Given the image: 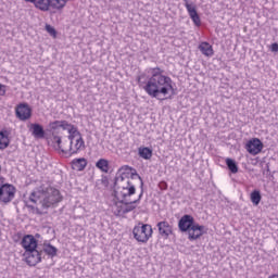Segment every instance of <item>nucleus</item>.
Wrapping results in <instances>:
<instances>
[{"label":"nucleus","instance_id":"obj_1","mask_svg":"<svg viewBox=\"0 0 278 278\" xmlns=\"http://www.w3.org/2000/svg\"><path fill=\"white\" fill-rule=\"evenodd\" d=\"M138 84L152 99L175 94L173 79L164 75V70L160 67L148 68L146 73L138 76Z\"/></svg>","mask_w":278,"mask_h":278},{"label":"nucleus","instance_id":"obj_2","mask_svg":"<svg viewBox=\"0 0 278 278\" xmlns=\"http://www.w3.org/2000/svg\"><path fill=\"white\" fill-rule=\"evenodd\" d=\"M134 176L142 179L140 175L136 173V169L124 165L119 168L115 178L114 197L116 201H127L136 194V185L134 184Z\"/></svg>","mask_w":278,"mask_h":278},{"label":"nucleus","instance_id":"obj_3","mask_svg":"<svg viewBox=\"0 0 278 278\" xmlns=\"http://www.w3.org/2000/svg\"><path fill=\"white\" fill-rule=\"evenodd\" d=\"M67 140H70V146L66 148L62 144V137H53V142H56L58 148L62 153H65V155H77L86 149V141H84V137H81L79 130H76L73 135H68Z\"/></svg>","mask_w":278,"mask_h":278},{"label":"nucleus","instance_id":"obj_4","mask_svg":"<svg viewBox=\"0 0 278 278\" xmlns=\"http://www.w3.org/2000/svg\"><path fill=\"white\" fill-rule=\"evenodd\" d=\"M144 182L141 180V191L138 195V199L131 201V198L127 200H117L113 206V213L115 216H125V214H129V212H134L138 205H140V201H142V197H144V189L142 187Z\"/></svg>","mask_w":278,"mask_h":278},{"label":"nucleus","instance_id":"obj_5","mask_svg":"<svg viewBox=\"0 0 278 278\" xmlns=\"http://www.w3.org/2000/svg\"><path fill=\"white\" fill-rule=\"evenodd\" d=\"M132 236L137 242L141 244H147L149 239L153 237V228L149 224L139 223L132 229Z\"/></svg>","mask_w":278,"mask_h":278},{"label":"nucleus","instance_id":"obj_6","mask_svg":"<svg viewBox=\"0 0 278 278\" xmlns=\"http://www.w3.org/2000/svg\"><path fill=\"white\" fill-rule=\"evenodd\" d=\"M60 201H62V195L60 194V190L55 188H49L43 194V199L41 201V207L43 210H49V207H53V205H56V203H60Z\"/></svg>","mask_w":278,"mask_h":278},{"label":"nucleus","instance_id":"obj_7","mask_svg":"<svg viewBox=\"0 0 278 278\" xmlns=\"http://www.w3.org/2000/svg\"><path fill=\"white\" fill-rule=\"evenodd\" d=\"M50 129L55 131L58 129H63V131H67L68 136H73L76 131H79L77 126L68 123V121H54L49 124Z\"/></svg>","mask_w":278,"mask_h":278},{"label":"nucleus","instance_id":"obj_8","mask_svg":"<svg viewBox=\"0 0 278 278\" xmlns=\"http://www.w3.org/2000/svg\"><path fill=\"white\" fill-rule=\"evenodd\" d=\"M16 194V188L10 184H4L0 187V201L2 203H10Z\"/></svg>","mask_w":278,"mask_h":278},{"label":"nucleus","instance_id":"obj_9","mask_svg":"<svg viewBox=\"0 0 278 278\" xmlns=\"http://www.w3.org/2000/svg\"><path fill=\"white\" fill-rule=\"evenodd\" d=\"M24 257L28 266H36L42 262V251L39 248L24 252Z\"/></svg>","mask_w":278,"mask_h":278},{"label":"nucleus","instance_id":"obj_10","mask_svg":"<svg viewBox=\"0 0 278 278\" xmlns=\"http://www.w3.org/2000/svg\"><path fill=\"white\" fill-rule=\"evenodd\" d=\"M185 3V8L195 27H201V16L197 12V4L190 0H182Z\"/></svg>","mask_w":278,"mask_h":278},{"label":"nucleus","instance_id":"obj_11","mask_svg":"<svg viewBox=\"0 0 278 278\" xmlns=\"http://www.w3.org/2000/svg\"><path fill=\"white\" fill-rule=\"evenodd\" d=\"M245 149L250 155H258V153H262V149H264V143L262 140L253 138L247 142Z\"/></svg>","mask_w":278,"mask_h":278},{"label":"nucleus","instance_id":"obj_12","mask_svg":"<svg viewBox=\"0 0 278 278\" xmlns=\"http://www.w3.org/2000/svg\"><path fill=\"white\" fill-rule=\"evenodd\" d=\"M71 0H43V12L51 10H64Z\"/></svg>","mask_w":278,"mask_h":278},{"label":"nucleus","instance_id":"obj_13","mask_svg":"<svg viewBox=\"0 0 278 278\" xmlns=\"http://www.w3.org/2000/svg\"><path fill=\"white\" fill-rule=\"evenodd\" d=\"M15 115L20 121H29L31 118V108L27 103H21L15 109Z\"/></svg>","mask_w":278,"mask_h":278},{"label":"nucleus","instance_id":"obj_14","mask_svg":"<svg viewBox=\"0 0 278 278\" xmlns=\"http://www.w3.org/2000/svg\"><path fill=\"white\" fill-rule=\"evenodd\" d=\"M21 245L23 247L25 252L34 251L38 249V240H36L33 235H26L23 237Z\"/></svg>","mask_w":278,"mask_h":278},{"label":"nucleus","instance_id":"obj_15","mask_svg":"<svg viewBox=\"0 0 278 278\" xmlns=\"http://www.w3.org/2000/svg\"><path fill=\"white\" fill-rule=\"evenodd\" d=\"M194 225V217H192V215H184L178 222V228L182 232H189Z\"/></svg>","mask_w":278,"mask_h":278},{"label":"nucleus","instance_id":"obj_16","mask_svg":"<svg viewBox=\"0 0 278 278\" xmlns=\"http://www.w3.org/2000/svg\"><path fill=\"white\" fill-rule=\"evenodd\" d=\"M157 229H159V233L162 238H168V236H172L173 233V226L166 222H159L156 225Z\"/></svg>","mask_w":278,"mask_h":278},{"label":"nucleus","instance_id":"obj_17","mask_svg":"<svg viewBox=\"0 0 278 278\" xmlns=\"http://www.w3.org/2000/svg\"><path fill=\"white\" fill-rule=\"evenodd\" d=\"M203 233H205V226L194 224L188 231L189 240H199Z\"/></svg>","mask_w":278,"mask_h":278},{"label":"nucleus","instance_id":"obj_18","mask_svg":"<svg viewBox=\"0 0 278 278\" xmlns=\"http://www.w3.org/2000/svg\"><path fill=\"white\" fill-rule=\"evenodd\" d=\"M199 50L201 51L202 55H205L206 58H212V55H214V48L207 41L201 42L199 45Z\"/></svg>","mask_w":278,"mask_h":278},{"label":"nucleus","instance_id":"obj_19","mask_svg":"<svg viewBox=\"0 0 278 278\" xmlns=\"http://www.w3.org/2000/svg\"><path fill=\"white\" fill-rule=\"evenodd\" d=\"M86 166H88V161L84 157L80 159H74L72 161V168L73 170H78L81 172L86 168Z\"/></svg>","mask_w":278,"mask_h":278},{"label":"nucleus","instance_id":"obj_20","mask_svg":"<svg viewBox=\"0 0 278 278\" xmlns=\"http://www.w3.org/2000/svg\"><path fill=\"white\" fill-rule=\"evenodd\" d=\"M31 136L34 138H45V128L40 124H30Z\"/></svg>","mask_w":278,"mask_h":278},{"label":"nucleus","instance_id":"obj_21","mask_svg":"<svg viewBox=\"0 0 278 278\" xmlns=\"http://www.w3.org/2000/svg\"><path fill=\"white\" fill-rule=\"evenodd\" d=\"M42 253H46V255H48V257H55V255H58V248L53 247L51 243H43L42 245Z\"/></svg>","mask_w":278,"mask_h":278},{"label":"nucleus","instance_id":"obj_22","mask_svg":"<svg viewBox=\"0 0 278 278\" xmlns=\"http://www.w3.org/2000/svg\"><path fill=\"white\" fill-rule=\"evenodd\" d=\"M96 167H98L101 173H110V161L100 159L97 161Z\"/></svg>","mask_w":278,"mask_h":278},{"label":"nucleus","instance_id":"obj_23","mask_svg":"<svg viewBox=\"0 0 278 278\" xmlns=\"http://www.w3.org/2000/svg\"><path fill=\"white\" fill-rule=\"evenodd\" d=\"M10 147V138L8 137V131H0V151L8 149Z\"/></svg>","mask_w":278,"mask_h":278},{"label":"nucleus","instance_id":"obj_24","mask_svg":"<svg viewBox=\"0 0 278 278\" xmlns=\"http://www.w3.org/2000/svg\"><path fill=\"white\" fill-rule=\"evenodd\" d=\"M139 156L142 157V160H151L153 157V150L147 147H140L138 149Z\"/></svg>","mask_w":278,"mask_h":278},{"label":"nucleus","instance_id":"obj_25","mask_svg":"<svg viewBox=\"0 0 278 278\" xmlns=\"http://www.w3.org/2000/svg\"><path fill=\"white\" fill-rule=\"evenodd\" d=\"M250 199L253 205H260V202L262 201V193H260V190H254L252 191Z\"/></svg>","mask_w":278,"mask_h":278},{"label":"nucleus","instance_id":"obj_26","mask_svg":"<svg viewBox=\"0 0 278 278\" xmlns=\"http://www.w3.org/2000/svg\"><path fill=\"white\" fill-rule=\"evenodd\" d=\"M226 166H228L230 173H238V164L232 159H226Z\"/></svg>","mask_w":278,"mask_h":278},{"label":"nucleus","instance_id":"obj_27","mask_svg":"<svg viewBox=\"0 0 278 278\" xmlns=\"http://www.w3.org/2000/svg\"><path fill=\"white\" fill-rule=\"evenodd\" d=\"M27 3H34L35 8H37V10H40L41 12H43V8H45V0H25Z\"/></svg>","mask_w":278,"mask_h":278},{"label":"nucleus","instance_id":"obj_28","mask_svg":"<svg viewBox=\"0 0 278 278\" xmlns=\"http://www.w3.org/2000/svg\"><path fill=\"white\" fill-rule=\"evenodd\" d=\"M46 31H48L50 36H55L56 34L55 28H53L51 25H46Z\"/></svg>","mask_w":278,"mask_h":278},{"label":"nucleus","instance_id":"obj_29","mask_svg":"<svg viewBox=\"0 0 278 278\" xmlns=\"http://www.w3.org/2000/svg\"><path fill=\"white\" fill-rule=\"evenodd\" d=\"M270 51H273V53H277L278 52V43L277 42L271 45Z\"/></svg>","mask_w":278,"mask_h":278},{"label":"nucleus","instance_id":"obj_30","mask_svg":"<svg viewBox=\"0 0 278 278\" xmlns=\"http://www.w3.org/2000/svg\"><path fill=\"white\" fill-rule=\"evenodd\" d=\"M5 94V86L0 84V96L3 97Z\"/></svg>","mask_w":278,"mask_h":278},{"label":"nucleus","instance_id":"obj_31","mask_svg":"<svg viewBox=\"0 0 278 278\" xmlns=\"http://www.w3.org/2000/svg\"><path fill=\"white\" fill-rule=\"evenodd\" d=\"M29 201H31V203H36V200L34 199V193H31V195L29 197Z\"/></svg>","mask_w":278,"mask_h":278},{"label":"nucleus","instance_id":"obj_32","mask_svg":"<svg viewBox=\"0 0 278 278\" xmlns=\"http://www.w3.org/2000/svg\"><path fill=\"white\" fill-rule=\"evenodd\" d=\"M161 185L165 186V188H166V182H161Z\"/></svg>","mask_w":278,"mask_h":278},{"label":"nucleus","instance_id":"obj_33","mask_svg":"<svg viewBox=\"0 0 278 278\" xmlns=\"http://www.w3.org/2000/svg\"><path fill=\"white\" fill-rule=\"evenodd\" d=\"M37 213H38V214H42V212H40V211H37Z\"/></svg>","mask_w":278,"mask_h":278}]
</instances>
